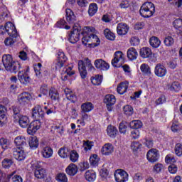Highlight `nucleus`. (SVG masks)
<instances>
[{
  "label": "nucleus",
  "instance_id": "f257e3e1",
  "mask_svg": "<svg viewBox=\"0 0 182 182\" xmlns=\"http://www.w3.org/2000/svg\"><path fill=\"white\" fill-rule=\"evenodd\" d=\"M2 62L6 70L11 72V73H16L21 69V64L14 60L12 55L9 54H5L2 56Z\"/></svg>",
  "mask_w": 182,
  "mask_h": 182
},
{
  "label": "nucleus",
  "instance_id": "f03ea898",
  "mask_svg": "<svg viewBox=\"0 0 182 182\" xmlns=\"http://www.w3.org/2000/svg\"><path fill=\"white\" fill-rule=\"evenodd\" d=\"M86 67L89 72H93L95 70V67L92 65V61L87 58L85 59L84 62L82 60L78 61V70L82 79H85L87 75Z\"/></svg>",
  "mask_w": 182,
  "mask_h": 182
},
{
  "label": "nucleus",
  "instance_id": "7ed1b4c3",
  "mask_svg": "<svg viewBox=\"0 0 182 182\" xmlns=\"http://www.w3.org/2000/svg\"><path fill=\"white\" fill-rule=\"evenodd\" d=\"M156 12L154 4L150 1H146L140 8L139 14L143 18H150Z\"/></svg>",
  "mask_w": 182,
  "mask_h": 182
},
{
  "label": "nucleus",
  "instance_id": "20e7f679",
  "mask_svg": "<svg viewBox=\"0 0 182 182\" xmlns=\"http://www.w3.org/2000/svg\"><path fill=\"white\" fill-rule=\"evenodd\" d=\"M57 58V60L53 64V69H55V70H60L68 61V58L65 55V53L62 51H59L58 53Z\"/></svg>",
  "mask_w": 182,
  "mask_h": 182
},
{
  "label": "nucleus",
  "instance_id": "39448f33",
  "mask_svg": "<svg viewBox=\"0 0 182 182\" xmlns=\"http://www.w3.org/2000/svg\"><path fill=\"white\" fill-rule=\"evenodd\" d=\"M114 178L117 182H126L129 180V173L123 169H117L114 172Z\"/></svg>",
  "mask_w": 182,
  "mask_h": 182
},
{
  "label": "nucleus",
  "instance_id": "423d86ee",
  "mask_svg": "<svg viewBox=\"0 0 182 182\" xmlns=\"http://www.w3.org/2000/svg\"><path fill=\"white\" fill-rule=\"evenodd\" d=\"M13 156L18 160V161H22V160H25V157H26V154L23 151V148L22 146H16L12 149Z\"/></svg>",
  "mask_w": 182,
  "mask_h": 182
},
{
  "label": "nucleus",
  "instance_id": "0eeeda50",
  "mask_svg": "<svg viewBox=\"0 0 182 182\" xmlns=\"http://www.w3.org/2000/svg\"><path fill=\"white\" fill-rule=\"evenodd\" d=\"M80 27L73 26V31L70 34L69 41L70 43H76L80 39Z\"/></svg>",
  "mask_w": 182,
  "mask_h": 182
},
{
  "label": "nucleus",
  "instance_id": "6e6552de",
  "mask_svg": "<svg viewBox=\"0 0 182 182\" xmlns=\"http://www.w3.org/2000/svg\"><path fill=\"white\" fill-rule=\"evenodd\" d=\"M5 33H8L9 36L12 38H18V31L15 25L11 22H7L4 26Z\"/></svg>",
  "mask_w": 182,
  "mask_h": 182
},
{
  "label": "nucleus",
  "instance_id": "1a4fd4ad",
  "mask_svg": "<svg viewBox=\"0 0 182 182\" xmlns=\"http://www.w3.org/2000/svg\"><path fill=\"white\" fill-rule=\"evenodd\" d=\"M17 72H18V77L21 83H23V85H28V83L31 82V77L26 73V70L20 68L19 70Z\"/></svg>",
  "mask_w": 182,
  "mask_h": 182
},
{
  "label": "nucleus",
  "instance_id": "9d476101",
  "mask_svg": "<svg viewBox=\"0 0 182 182\" xmlns=\"http://www.w3.org/2000/svg\"><path fill=\"white\" fill-rule=\"evenodd\" d=\"M114 59L112 60V65L114 68H120V65H117V63L120 62L122 63H124V57L123 53L122 51H117L114 54Z\"/></svg>",
  "mask_w": 182,
  "mask_h": 182
},
{
  "label": "nucleus",
  "instance_id": "9b49d317",
  "mask_svg": "<svg viewBox=\"0 0 182 182\" xmlns=\"http://www.w3.org/2000/svg\"><path fill=\"white\" fill-rule=\"evenodd\" d=\"M154 73L157 77H164L167 75V68L164 65L158 63L154 68Z\"/></svg>",
  "mask_w": 182,
  "mask_h": 182
},
{
  "label": "nucleus",
  "instance_id": "f8f14e48",
  "mask_svg": "<svg viewBox=\"0 0 182 182\" xmlns=\"http://www.w3.org/2000/svg\"><path fill=\"white\" fill-rule=\"evenodd\" d=\"M160 157L159 150L156 149H150L146 154V159L150 163H156Z\"/></svg>",
  "mask_w": 182,
  "mask_h": 182
},
{
  "label": "nucleus",
  "instance_id": "ddd939ff",
  "mask_svg": "<svg viewBox=\"0 0 182 182\" xmlns=\"http://www.w3.org/2000/svg\"><path fill=\"white\" fill-rule=\"evenodd\" d=\"M42 125V123L39 120H35L33 121L31 123L29 124L28 129H27V133L28 134H35L36 132H38L41 129V126Z\"/></svg>",
  "mask_w": 182,
  "mask_h": 182
},
{
  "label": "nucleus",
  "instance_id": "4468645a",
  "mask_svg": "<svg viewBox=\"0 0 182 182\" xmlns=\"http://www.w3.org/2000/svg\"><path fill=\"white\" fill-rule=\"evenodd\" d=\"M31 99L32 95H31V93L28 92H24L18 95V103H20V105H23V106H25V105H28V103H29Z\"/></svg>",
  "mask_w": 182,
  "mask_h": 182
},
{
  "label": "nucleus",
  "instance_id": "2eb2a0df",
  "mask_svg": "<svg viewBox=\"0 0 182 182\" xmlns=\"http://www.w3.org/2000/svg\"><path fill=\"white\" fill-rule=\"evenodd\" d=\"M104 102L107 105V110L109 112H112V110L113 109V107L112 106H113V105H114V103H116V97H114V95H110V94L107 95L104 98Z\"/></svg>",
  "mask_w": 182,
  "mask_h": 182
},
{
  "label": "nucleus",
  "instance_id": "dca6fc26",
  "mask_svg": "<svg viewBox=\"0 0 182 182\" xmlns=\"http://www.w3.org/2000/svg\"><path fill=\"white\" fill-rule=\"evenodd\" d=\"M32 117L34 119H43L45 117V112L42 109L41 105H36L32 109Z\"/></svg>",
  "mask_w": 182,
  "mask_h": 182
},
{
  "label": "nucleus",
  "instance_id": "f3484780",
  "mask_svg": "<svg viewBox=\"0 0 182 182\" xmlns=\"http://www.w3.org/2000/svg\"><path fill=\"white\" fill-rule=\"evenodd\" d=\"M94 65L95 68L100 70H109V68H110L109 63H106V61L102 59L95 60Z\"/></svg>",
  "mask_w": 182,
  "mask_h": 182
},
{
  "label": "nucleus",
  "instance_id": "a211bd4d",
  "mask_svg": "<svg viewBox=\"0 0 182 182\" xmlns=\"http://www.w3.org/2000/svg\"><path fill=\"white\" fill-rule=\"evenodd\" d=\"M129 32V26L124 23H119L117 26V33L119 36L127 35Z\"/></svg>",
  "mask_w": 182,
  "mask_h": 182
},
{
  "label": "nucleus",
  "instance_id": "6ab92c4d",
  "mask_svg": "<svg viewBox=\"0 0 182 182\" xmlns=\"http://www.w3.org/2000/svg\"><path fill=\"white\" fill-rule=\"evenodd\" d=\"M18 124L23 129H26V127H28L29 124H31L29 117L26 115H20L18 117Z\"/></svg>",
  "mask_w": 182,
  "mask_h": 182
},
{
  "label": "nucleus",
  "instance_id": "aec40b11",
  "mask_svg": "<svg viewBox=\"0 0 182 182\" xmlns=\"http://www.w3.org/2000/svg\"><path fill=\"white\" fill-rule=\"evenodd\" d=\"M114 151V147L110 143L105 144L101 149V153H102L104 156H110V154H112V153Z\"/></svg>",
  "mask_w": 182,
  "mask_h": 182
},
{
  "label": "nucleus",
  "instance_id": "412c9836",
  "mask_svg": "<svg viewBox=\"0 0 182 182\" xmlns=\"http://www.w3.org/2000/svg\"><path fill=\"white\" fill-rule=\"evenodd\" d=\"M66 14V20L70 25H73L75 22H76V16H75V13L70 9H67L65 10Z\"/></svg>",
  "mask_w": 182,
  "mask_h": 182
},
{
  "label": "nucleus",
  "instance_id": "4be33fe9",
  "mask_svg": "<svg viewBox=\"0 0 182 182\" xmlns=\"http://www.w3.org/2000/svg\"><path fill=\"white\" fill-rule=\"evenodd\" d=\"M82 42L83 45H87L88 42H92V43L97 42L99 43L100 42V40H99V38H97V36L96 35H92V36L83 35Z\"/></svg>",
  "mask_w": 182,
  "mask_h": 182
},
{
  "label": "nucleus",
  "instance_id": "5701e85b",
  "mask_svg": "<svg viewBox=\"0 0 182 182\" xmlns=\"http://www.w3.org/2000/svg\"><path fill=\"white\" fill-rule=\"evenodd\" d=\"M129 88V82L125 81L121 82L117 88V92L119 95H124L126 92H127V89Z\"/></svg>",
  "mask_w": 182,
  "mask_h": 182
},
{
  "label": "nucleus",
  "instance_id": "b1692460",
  "mask_svg": "<svg viewBox=\"0 0 182 182\" xmlns=\"http://www.w3.org/2000/svg\"><path fill=\"white\" fill-rule=\"evenodd\" d=\"M41 154L44 159H50L53 156V149L50 146H45L41 151Z\"/></svg>",
  "mask_w": 182,
  "mask_h": 182
},
{
  "label": "nucleus",
  "instance_id": "393cba45",
  "mask_svg": "<svg viewBox=\"0 0 182 182\" xmlns=\"http://www.w3.org/2000/svg\"><path fill=\"white\" fill-rule=\"evenodd\" d=\"M138 56L139 53H137V50H136V48L132 47L128 49L127 58L129 59V60H136Z\"/></svg>",
  "mask_w": 182,
  "mask_h": 182
},
{
  "label": "nucleus",
  "instance_id": "a878e982",
  "mask_svg": "<svg viewBox=\"0 0 182 182\" xmlns=\"http://www.w3.org/2000/svg\"><path fill=\"white\" fill-rule=\"evenodd\" d=\"M151 49L147 47H144L140 49L139 55L141 58H143V59H147V58H150L152 55Z\"/></svg>",
  "mask_w": 182,
  "mask_h": 182
},
{
  "label": "nucleus",
  "instance_id": "bb28decb",
  "mask_svg": "<svg viewBox=\"0 0 182 182\" xmlns=\"http://www.w3.org/2000/svg\"><path fill=\"white\" fill-rule=\"evenodd\" d=\"M72 67H65L64 68V73H61V79L62 80L66 81L68 79V76H72L75 73V71L72 70Z\"/></svg>",
  "mask_w": 182,
  "mask_h": 182
},
{
  "label": "nucleus",
  "instance_id": "cd10ccee",
  "mask_svg": "<svg viewBox=\"0 0 182 182\" xmlns=\"http://www.w3.org/2000/svg\"><path fill=\"white\" fill-rule=\"evenodd\" d=\"M64 93H65L68 100H70L73 103H75V102H76V95L73 93V91H71L70 89L65 88L64 90Z\"/></svg>",
  "mask_w": 182,
  "mask_h": 182
},
{
  "label": "nucleus",
  "instance_id": "c85d7f7f",
  "mask_svg": "<svg viewBox=\"0 0 182 182\" xmlns=\"http://www.w3.org/2000/svg\"><path fill=\"white\" fill-rule=\"evenodd\" d=\"M65 171L68 176H75L77 173V166L75 164H70Z\"/></svg>",
  "mask_w": 182,
  "mask_h": 182
},
{
  "label": "nucleus",
  "instance_id": "c756f323",
  "mask_svg": "<svg viewBox=\"0 0 182 182\" xmlns=\"http://www.w3.org/2000/svg\"><path fill=\"white\" fill-rule=\"evenodd\" d=\"M99 7L96 3H91L88 7V15L89 16H95L97 14Z\"/></svg>",
  "mask_w": 182,
  "mask_h": 182
},
{
  "label": "nucleus",
  "instance_id": "7c9ffc66",
  "mask_svg": "<svg viewBox=\"0 0 182 182\" xmlns=\"http://www.w3.org/2000/svg\"><path fill=\"white\" fill-rule=\"evenodd\" d=\"M85 178L87 181H95V180H96V172H95L93 170H88L85 172Z\"/></svg>",
  "mask_w": 182,
  "mask_h": 182
},
{
  "label": "nucleus",
  "instance_id": "2f4dec72",
  "mask_svg": "<svg viewBox=\"0 0 182 182\" xmlns=\"http://www.w3.org/2000/svg\"><path fill=\"white\" fill-rule=\"evenodd\" d=\"M107 132L112 139H114L117 136V129L114 126L109 125L107 128Z\"/></svg>",
  "mask_w": 182,
  "mask_h": 182
},
{
  "label": "nucleus",
  "instance_id": "473e14b6",
  "mask_svg": "<svg viewBox=\"0 0 182 182\" xmlns=\"http://www.w3.org/2000/svg\"><path fill=\"white\" fill-rule=\"evenodd\" d=\"M141 72L143 73V75H145L146 76H151V69L150 68V66L146 63H143L140 66Z\"/></svg>",
  "mask_w": 182,
  "mask_h": 182
},
{
  "label": "nucleus",
  "instance_id": "72a5a7b5",
  "mask_svg": "<svg viewBox=\"0 0 182 182\" xmlns=\"http://www.w3.org/2000/svg\"><path fill=\"white\" fill-rule=\"evenodd\" d=\"M93 104L92 102H85L81 105V109L84 113H89V112H92L93 110Z\"/></svg>",
  "mask_w": 182,
  "mask_h": 182
},
{
  "label": "nucleus",
  "instance_id": "f704fd0d",
  "mask_svg": "<svg viewBox=\"0 0 182 182\" xmlns=\"http://www.w3.org/2000/svg\"><path fill=\"white\" fill-rule=\"evenodd\" d=\"M28 144L31 149H38V147L39 146V140H38V138L36 136L31 137L28 141Z\"/></svg>",
  "mask_w": 182,
  "mask_h": 182
},
{
  "label": "nucleus",
  "instance_id": "c9c22d12",
  "mask_svg": "<svg viewBox=\"0 0 182 182\" xmlns=\"http://www.w3.org/2000/svg\"><path fill=\"white\" fill-rule=\"evenodd\" d=\"M16 171L12 172L11 173H9L7 175V178L9 180H11L12 182H23V180L22 179V177L19 175H15L14 176V174H15Z\"/></svg>",
  "mask_w": 182,
  "mask_h": 182
},
{
  "label": "nucleus",
  "instance_id": "e433bc0d",
  "mask_svg": "<svg viewBox=\"0 0 182 182\" xmlns=\"http://www.w3.org/2000/svg\"><path fill=\"white\" fill-rule=\"evenodd\" d=\"M149 43L152 48H159V46L161 45V41L160 39H159V38L153 36L150 38Z\"/></svg>",
  "mask_w": 182,
  "mask_h": 182
},
{
  "label": "nucleus",
  "instance_id": "4c0bfd02",
  "mask_svg": "<svg viewBox=\"0 0 182 182\" xmlns=\"http://www.w3.org/2000/svg\"><path fill=\"white\" fill-rule=\"evenodd\" d=\"M104 35L108 41H114V39H116V35L109 28H105L104 30Z\"/></svg>",
  "mask_w": 182,
  "mask_h": 182
},
{
  "label": "nucleus",
  "instance_id": "58836bf2",
  "mask_svg": "<svg viewBox=\"0 0 182 182\" xmlns=\"http://www.w3.org/2000/svg\"><path fill=\"white\" fill-rule=\"evenodd\" d=\"M10 144L11 142L9 141V139L4 137L0 138V146L3 150H8Z\"/></svg>",
  "mask_w": 182,
  "mask_h": 182
},
{
  "label": "nucleus",
  "instance_id": "ea45409f",
  "mask_svg": "<svg viewBox=\"0 0 182 182\" xmlns=\"http://www.w3.org/2000/svg\"><path fill=\"white\" fill-rule=\"evenodd\" d=\"M34 70L36 76H37L38 79L42 78V64L41 63L34 65Z\"/></svg>",
  "mask_w": 182,
  "mask_h": 182
},
{
  "label": "nucleus",
  "instance_id": "a19ab883",
  "mask_svg": "<svg viewBox=\"0 0 182 182\" xmlns=\"http://www.w3.org/2000/svg\"><path fill=\"white\" fill-rule=\"evenodd\" d=\"M14 143L17 146H25L26 144V139L23 136H18L15 138Z\"/></svg>",
  "mask_w": 182,
  "mask_h": 182
},
{
  "label": "nucleus",
  "instance_id": "79ce46f5",
  "mask_svg": "<svg viewBox=\"0 0 182 182\" xmlns=\"http://www.w3.org/2000/svg\"><path fill=\"white\" fill-rule=\"evenodd\" d=\"M34 175L36 178H45L46 170H45V168L36 169L34 172Z\"/></svg>",
  "mask_w": 182,
  "mask_h": 182
},
{
  "label": "nucleus",
  "instance_id": "37998d69",
  "mask_svg": "<svg viewBox=\"0 0 182 182\" xmlns=\"http://www.w3.org/2000/svg\"><path fill=\"white\" fill-rule=\"evenodd\" d=\"M129 126L131 129L137 130V129H140L141 127H142L143 123L140 120H133L129 123Z\"/></svg>",
  "mask_w": 182,
  "mask_h": 182
},
{
  "label": "nucleus",
  "instance_id": "c03bdc74",
  "mask_svg": "<svg viewBox=\"0 0 182 182\" xmlns=\"http://www.w3.org/2000/svg\"><path fill=\"white\" fill-rule=\"evenodd\" d=\"M103 77L102 75H95V77H91V82L94 86H99L102 84V80Z\"/></svg>",
  "mask_w": 182,
  "mask_h": 182
},
{
  "label": "nucleus",
  "instance_id": "a18cd8bd",
  "mask_svg": "<svg viewBox=\"0 0 182 182\" xmlns=\"http://www.w3.org/2000/svg\"><path fill=\"white\" fill-rule=\"evenodd\" d=\"M93 32H95L93 27L85 26L82 28V32H81V33L82 35L92 36V35H95L93 34Z\"/></svg>",
  "mask_w": 182,
  "mask_h": 182
},
{
  "label": "nucleus",
  "instance_id": "49530a36",
  "mask_svg": "<svg viewBox=\"0 0 182 182\" xmlns=\"http://www.w3.org/2000/svg\"><path fill=\"white\" fill-rule=\"evenodd\" d=\"M70 160L72 163H76L79 160V154L75 150H73L70 152Z\"/></svg>",
  "mask_w": 182,
  "mask_h": 182
},
{
  "label": "nucleus",
  "instance_id": "de8ad7c7",
  "mask_svg": "<svg viewBox=\"0 0 182 182\" xmlns=\"http://www.w3.org/2000/svg\"><path fill=\"white\" fill-rule=\"evenodd\" d=\"M49 96L51 100H59V93L55 88H51V90H50Z\"/></svg>",
  "mask_w": 182,
  "mask_h": 182
},
{
  "label": "nucleus",
  "instance_id": "09e8293b",
  "mask_svg": "<svg viewBox=\"0 0 182 182\" xmlns=\"http://www.w3.org/2000/svg\"><path fill=\"white\" fill-rule=\"evenodd\" d=\"M70 154V153H69V149L68 148H60L58 151V154L62 159H66V157H68Z\"/></svg>",
  "mask_w": 182,
  "mask_h": 182
},
{
  "label": "nucleus",
  "instance_id": "8fccbe9b",
  "mask_svg": "<svg viewBox=\"0 0 182 182\" xmlns=\"http://www.w3.org/2000/svg\"><path fill=\"white\" fill-rule=\"evenodd\" d=\"M123 112L126 116H132L134 113L133 107L130 105H125L123 107Z\"/></svg>",
  "mask_w": 182,
  "mask_h": 182
},
{
  "label": "nucleus",
  "instance_id": "3c124183",
  "mask_svg": "<svg viewBox=\"0 0 182 182\" xmlns=\"http://www.w3.org/2000/svg\"><path fill=\"white\" fill-rule=\"evenodd\" d=\"M168 89L169 90H171V92H178L181 89V86L178 82H173L169 85Z\"/></svg>",
  "mask_w": 182,
  "mask_h": 182
},
{
  "label": "nucleus",
  "instance_id": "603ef678",
  "mask_svg": "<svg viewBox=\"0 0 182 182\" xmlns=\"http://www.w3.org/2000/svg\"><path fill=\"white\" fill-rule=\"evenodd\" d=\"M15 42H16V37L10 36L4 40V45L6 46H12Z\"/></svg>",
  "mask_w": 182,
  "mask_h": 182
},
{
  "label": "nucleus",
  "instance_id": "864d4df0",
  "mask_svg": "<svg viewBox=\"0 0 182 182\" xmlns=\"http://www.w3.org/2000/svg\"><path fill=\"white\" fill-rule=\"evenodd\" d=\"M164 43L166 45V46H173L174 45V38L170 36H168L165 38Z\"/></svg>",
  "mask_w": 182,
  "mask_h": 182
},
{
  "label": "nucleus",
  "instance_id": "5fc2aeb1",
  "mask_svg": "<svg viewBox=\"0 0 182 182\" xmlns=\"http://www.w3.org/2000/svg\"><path fill=\"white\" fill-rule=\"evenodd\" d=\"M175 154L178 156V157H181L182 156V144L180 143H178L175 145L174 148Z\"/></svg>",
  "mask_w": 182,
  "mask_h": 182
},
{
  "label": "nucleus",
  "instance_id": "6e6d98bb",
  "mask_svg": "<svg viewBox=\"0 0 182 182\" xmlns=\"http://www.w3.org/2000/svg\"><path fill=\"white\" fill-rule=\"evenodd\" d=\"M12 164H14V161H12V159H4L2 161V166L4 168H9Z\"/></svg>",
  "mask_w": 182,
  "mask_h": 182
},
{
  "label": "nucleus",
  "instance_id": "4d7b16f0",
  "mask_svg": "<svg viewBox=\"0 0 182 182\" xmlns=\"http://www.w3.org/2000/svg\"><path fill=\"white\" fill-rule=\"evenodd\" d=\"M90 163L91 166H97V163H99V158L97 154H92L90 157Z\"/></svg>",
  "mask_w": 182,
  "mask_h": 182
},
{
  "label": "nucleus",
  "instance_id": "13d9d810",
  "mask_svg": "<svg viewBox=\"0 0 182 182\" xmlns=\"http://www.w3.org/2000/svg\"><path fill=\"white\" fill-rule=\"evenodd\" d=\"M57 28H65V29H70V26H66V21L63 19H60L55 24Z\"/></svg>",
  "mask_w": 182,
  "mask_h": 182
},
{
  "label": "nucleus",
  "instance_id": "bf43d9fd",
  "mask_svg": "<svg viewBox=\"0 0 182 182\" xmlns=\"http://www.w3.org/2000/svg\"><path fill=\"white\" fill-rule=\"evenodd\" d=\"M129 43L131 46H138L140 44V39L138 37H132L129 40Z\"/></svg>",
  "mask_w": 182,
  "mask_h": 182
},
{
  "label": "nucleus",
  "instance_id": "052dcab7",
  "mask_svg": "<svg viewBox=\"0 0 182 182\" xmlns=\"http://www.w3.org/2000/svg\"><path fill=\"white\" fill-rule=\"evenodd\" d=\"M56 180L59 182H68V177L65 173H58L56 176Z\"/></svg>",
  "mask_w": 182,
  "mask_h": 182
},
{
  "label": "nucleus",
  "instance_id": "680f3d73",
  "mask_svg": "<svg viewBox=\"0 0 182 182\" xmlns=\"http://www.w3.org/2000/svg\"><path fill=\"white\" fill-rule=\"evenodd\" d=\"M119 133L125 134L126 132H127V125L126 124V122H122L119 124Z\"/></svg>",
  "mask_w": 182,
  "mask_h": 182
},
{
  "label": "nucleus",
  "instance_id": "e2e57ef3",
  "mask_svg": "<svg viewBox=\"0 0 182 182\" xmlns=\"http://www.w3.org/2000/svg\"><path fill=\"white\" fill-rule=\"evenodd\" d=\"M51 89L48 88V85H43L41 87V94L44 95L46 96V95H48L49 92H50Z\"/></svg>",
  "mask_w": 182,
  "mask_h": 182
},
{
  "label": "nucleus",
  "instance_id": "0e129e2a",
  "mask_svg": "<svg viewBox=\"0 0 182 182\" xmlns=\"http://www.w3.org/2000/svg\"><path fill=\"white\" fill-rule=\"evenodd\" d=\"M173 26L176 29L182 30V20L181 18H177L173 21Z\"/></svg>",
  "mask_w": 182,
  "mask_h": 182
},
{
  "label": "nucleus",
  "instance_id": "69168bd1",
  "mask_svg": "<svg viewBox=\"0 0 182 182\" xmlns=\"http://www.w3.org/2000/svg\"><path fill=\"white\" fill-rule=\"evenodd\" d=\"M163 103H166V96L161 95L156 101L155 104L156 106H159L160 105H163Z\"/></svg>",
  "mask_w": 182,
  "mask_h": 182
},
{
  "label": "nucleus",
  "instance_id": "338daca9",
  "mask_svg": "<svg viewBox=\"0 0 182 182\" xmlns=\"http://www.w3.org/2000/svg\"><path fill=\"white\" fill-rule=\"evenodd\" d=\"M92 146L93 145L92 144L91 141H87L83 144L84 150L85 151H89V150H92Z\"/></svg>",
  "mask_w": 182,
  "mask_h": 182
},
{
  "label": "nucleus",
  "instance_id": "774afa93",
  "mask_svg": "<svg viewBox=\"0 0 182 182\" xmlns=\"http://www.w3.org/2000/svg\"><path fill=\"white\" fill-rule=\"evenodd\" d=\"M165 161L166 163H169L171 164L173 163H176V158H174V156H173L172 155L168 154L166 156Z\"/></svg>",
  "mask_w": 182,
  "mask_h": 182
}]
</instances>
